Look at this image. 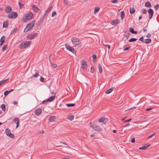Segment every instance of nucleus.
Returning a JSON list of instances; mask_svg holds the SVG:
<instances>
[{
  "label": "nucleus",
  "mask_w": 159,
  "mask_h": 159,
  "mask_svg": "<svg viewBox=\"0 0 159 159\" xmlns=\"http://www.w3.org/2000/svg\"><path fill=\"white\" fill-rule=\"evenodd\" d=\"M129 31L132 34H137V31H134V29L133 28H130L129 29Z\"/></svg>",
  "instance_id": "obj_21"
},
{
  "label": "nucleus",
  "mask_w": 159,
  "mask_h": 159,
  "mask_svg": "<svg viewBox=\"0 0 159 159\" xmlns=\"http://www.w3.org/2000/svg\"><path fill=\"white\" fill-rule=\"evenodd\" d=\"M44 16L42 17L40 19L39 21V23L41 24H42L44 20Z\"/></svg>",
  "instance_id": "obj_37"
},
{
  "label": "nucleus",
  "mask_w": 159,
  "mask_h": 159,
  "mask_svg": "<svg viewBox=\"0 0 159 159\" xmlns=\"http://www.w3.org/2000/svg\"><path fill=\"white\" fill-rule=\"evenodd\" d=\"M48 102V99H45L42 102V104H47V102Z\"/></svg>",
  "instance_id": "obj_47"
},
{
  "label": "nucleus",
  "mask_w": 159,
  "mask_h": 159,
  "mask_svg": "<svg viewBox=\"0 0 159 159\" xmlns=\"http://www.w3.org/2000/svg\"><path fill=\"white\" fill-rule=\"evenodd\" d=\"M151 42V40L150 39H145L144 43L146 44H149Z\"/></svg>",
  "instance_id": "obj_23"
},
{
  "label": "nucleus",
  "mask_w": 159,
  "mask_h": 159,
  "mask_svg": "<svg viewBox=\"0 0 159 159\" xmlns=\"http://www.w3.org/2000/svg\"><path fill=\"white\" fill-rule=\"evenodd\" d=\"M118 20H114L112 21L111 22V24L113 25H116L117 24H118L119 23L118 22Z\"/></svg>",
  "instance_id": "obj_13"
},
{
  "label": "nucleus",
  "mask_w": 159,
  "mask_h": 159,
  "mask_svg": "<svg viewBox=\"0 0 159 159\" xmlns=\"http://www.w3.org/2000/svg\"><path fill=\"white\" fill-rule=\"evenodd\" d=\"M9 93V92L8 91H5L4 92V95L5 96H6Z\"/></svg>",
  "instance_id": "obj_46"
},
{
  "label": "nucleus",
  "mask_w": 159,
  "mask_h": 159,
  "mask_svg": "<svg viewBox=\"0 0 159 159\" xmlns=\"http://www.w3.org/2000/svg\"><path fill=\"white\" fill-rule=\"evenodd\" d=\"M148 12L149 14V18L150 19L152 17L153 15V11L152 9L150 8L148 10Z\"/></svg>",
  "instance_id": "obj_10"
},
{
  "label": "nucleus",
  "mask_w": 159,
  "mask_h": 159,
  "mask_svg": "<svg viewBox=\"0 0 159 159\" xmlns=\"http://www.w3.org/2000/svg\"><path fill=\"white\" fill-rule=\"evenodd\" d=\"M5 36H2L1 37V38L0 40V42H2V41L3 42V43H4V42H5Z\"/></svg>",
  "instance_id": "obj_38"
},
{
  "label": "nucleus",
  "mask_w": 159,
  "mask_h": 159,
  "mask_svg": "<svg viewBox=\"0 0 159 159\" xmlns=\"http://www.w3.org/2000/svg\"><path fill=\"white\" fill-rule=\"evenodd\" d=\"M74 118V116L73 115H70L68 116V119L70 120H72Z\"/></svg>",
  "instance_id": "obj_29"
},
{
  "label": "nucleus",
  "mask_w": 159,
  "mask_h": 159,
  "mask_svg": "<svg viewBox=\"0 0 159 159\" xmlns=\"http://www.w3.org/2000/svg\"><path fill=\"white\" fill-rule=\"evenodd\" d=\"M34 17L33 14L32 13H29L26 16V18L24 19V22H26L28 20L32 19Z\"/></svg>",
  "instance_id": "obj_4"
},
{
  "label": "nucleus",
  "mask_w": 159,
  "mask_h": 159,
  "mask_svg": "<svg viewBox=\"0 0 159 159\" xmlns=\"http://www.w3.org/2000/svg\"><path fill=\"white\" fill-rule=\"evenodd\" d=\"M38 34L37 33H35L34 34H30L27 36V38L29 39H32L38 36Z\"/></svg>",
  "instance_id": "obj_7"
},
{
  "label": "nucleus",
  "mask_w": 159,
  "mask_h": 159,
  "mask_svg": "<svg viewBox=\"0 0 159 159\" xmlns=\"http://www.w3.org/2000/svg\"><path fill=\"white\" fill-rule=\"evenodd\" d=\"M142 12L143 14H145L147 13V11L145 9L143 8L142 9Z\"/></svg>",
  "instance_id": "obj_41"
},
{
  "label": "nucleus",
  "mask_w": 159,
  "mask_h": 159,
  "mask_svg": "<svg viewBox=\"0 0 159 159\" xmlns=\"http://www.w3.org/2000/svg\"><path fill=\"white\" fill-rule=\"evenodd\" d=\"M117 1L118 0H112L111 2L112 3H116L117 2Z\"/></svg>",
  "instance_id": "obj_59"
},
{
  "label": "nucleus",
  "mask_w": 159,
  "mask_h": 159,
  "mask_svg": "<svg viewBox=\"0 0 159 159\" xmlns=\"http://www.w3.org/2000/svg\"><path fill=\"white\" fill-rule=\"evenodd\" d=\"M131 142L132 143H134L135 142V138H134L131 140Z\"/></svg>",
  "instance_id": "obj_57"
},
{
  "label": "nucleus",
  "mask_w": 159,
  "mask_h": 159,
  "mask_svg": "<svg viewBox=\"0 0 159 159\" xmlns=\"http://www.w3.org/2000/svg\"><path fill=\"white\" fill-rule=\"evenodd\" d=\"M39 75V73L38 72H36L35 74L34 75V77H36L38 76Z\"/></svg>",
  "instance_id": "obj_49"
},
{
  "label": "nucleus",
  "mask_w": 159,
  "mask_h": 159,
  "mask_svg": "<svg viewBox=\"0 0 159 159\" xmlns=\"http://www.w3.org/2000/svg\"><path fill=\"white\" fill-rule=\"evenodd\" d=\"M7 46V45H6L4 46H3V48H2V51H4L6 49Z\"/></svg>",
  "instance_id": "obj_48"
},
{
  "label": "nucleus",
  "mask_w": 159,
  "mask_h": 159,
  "mask_svg": "<svg viewBox=\"0 0 159 159\" xmlns=\"http://www.w3.org/2000/svg\"><path fill=\"white\" fill-rule=\"evenodd\" d=\"M155 9L156 10H157L159 9V5L157 4L156 6H155Z\"/></svg>",
  "instance_id": "obj_45"
},
{
  "label": "nucleus",
  "mask_w": 159,
  "mask_h": 159,
  "mask_svg": "<svg viewBox=\"0 0 159 159\" xmlns=\"http://www.w3.org/2000/svg\"><path fill=\"white\" fill-rule=\"evenodd\" d=\"M8 80V79H7L5 80H4L2 81H0V83H1V84L2 85L4 84V83H6L7 81Z\"/></svg>",
  "instance_id": "obj_32"
},
{
  "label": "nucleus",
  "mask_w": 159,
  "mask_h": 159,
  "mask_svg": "<svg viewBox=\"0 0 159 159\" xmlns=\"http://www.w3.org/2000/svg\"><path fill=\"white\" fill-rule=\"evenodd\" d=\"M56 14V12L55 11H54L52 12V17H53Z\"/></svg>",
  "instance_id": "obj_51"
},
{
  "label": "nucleus",
  "mask_w": 159,
  "mask_h": 159,
  "mask_svg": "<svg viewBox=\"0 0 159 159\" xmlns=\"http://www.w3.org/2000/svg\"><path fill=\"white\" fill-rule=\"evenodd\" d=\"M12 9L9 6L5 8V11L7 13H9L11 11Z\"/></svg>",
  "instance_id": "obj_12"
},
{
  "label": "nucleus",
  "mask_w": 159,
  "mask_h": 159,
  "mask_svg": "<svg viewBox=\"0 0 159 159\" xmlns=\"http://www.w3.org/2000/svg\"><path fill=\"white\" fill-rule=\"evenodd\" d=\"M130 48V47L129 46V47H126L123 50L124 51H126L128 50Z\"/></svg>",
  "instance_id": "obj_50"
},
{
  "label": "nucleus",
  "mask_w": 159,
  "mask_h": 159,
  "mask_svg": "<svg viewBox=\"0 0 159 159\" xmlns=\"http://www.w3.org/2000/svg\"><path fill=\"white\" fill-rule=\"evenodd\" d=\"M91 128L94 130L97 131H101L102 130L101 128L98 126L95 125L94 126L92 125Z\"/></svg>",
  "instance_id": "obj_9"
},
{
  "label": "nucleus",
  "mask_w": 159,
  "mask_h": 159,
  "mask_svg": "<svg viewBox=\"0 0 159 159\" xmlns=\"http://www.w3.org/2000/svg\"><path fill=\"white\" fill-rule=\"evenodd\" d=\"M7 136L12 139H13L15 137L14 135L13 134L11 133L8 135Z\"/></svg>",
  "instance_id": "obj_34"
},
{
  "label": "nucleus",
  "mask_w": 159,
  "mask_h": 159,
  "mask_svg": "<svg viewBox=\"0 0 159 159\" xmlns=\"http://www.w3.org/2000/svg\"><path fill=\"white\" fill-rule=\"evenodd\" d=\"M65 45L66 49L68 50L74 54L76 53L75 50L73 48L71 47L67 44H65Z\"/></svg>",
  "instance_id": "obj_5"
},
{
  "label": "nucleus",
  "mask_w": 159,
  "mask_h": 159,
  "mask_svg": "<svg viewBox=\"0 0 159 159\" xmlns=\"http://www.w3.org/2000/svg\"><path fill=\"white\" fill-rule=\"evenodd\" d=\"M8 25V23L7 21H6L4 22L2 25V27L3 28H7Z\"/></svg>",
  "instance_id": "obj_17"
},
{
  "label": "nucleus",
  "mask_w": 159,
  "mask_h": 159,
  "mask_svg": "<svg viewBox=\"0 0 159 159\" xmlns=\"http://www.w3.org/2000/svg\"><path fill=\"white\" fill-rule=\"evenodd\" d=\"M57 66V65L56 64H52V67L53 68H56Z\"/></svg>",
  "instance_id": "obj_53"
},
{
  "label": "nucleus",
  "mask_w": 159,
  "mask_h": 159,
  "mask_svg": "<svg viewBox=\"0 0 159 159\" xmlns=\"http://www.w3.org/2000/svg\"><path fill=\"white\" fill-rule=\"evenodd\" d=\"M44 78H43V77H41L40 80L41 82H43L44 81Z\"/></svg>",
  "instance_id": "obj_55"
},
{
  "label": "nucleus",
  "mask_w": 159,
  "mask_h": 159,
  "mask_svg": "<svg viewBox=\"0 0 159 159\" xmlns=\"http://www.w3.org/2000/svg\"><path fill=\"white\" fill-rule=\"evenodd\" d=\"M129 32L128 33V34L125 35V37H126L127 39H128L129 38Z\"/></svg>",
  "instance_id": "obj_61"
},
{
  "label": "nucleus",
  "mask_w": 159,
  "mask_h": 159,
  "mask_svg": "<svg viewBox=\"0 0 159 159\" xmlns=\"http://www.w3.org/2000/svg\"><path fill=\"white\" fill-rule=\"evenodd\" d=\"M31 43V41H25L22 42L19 45V47L20 49L26 48L29 46Z\"/></svg>",
  "instance_id": "obj_2"
},
{
  "label": "nucleus",
  "mask_w": 159,
  "mask_h": 159,
  "mask_svg": "<svg viewBox=\"0 0 159 159\" xmlns=\"http://www.w3.org/2000/svg\"><path fill=\"white\" fill-rule=\"evenodd\" d=\"M155 133H152V134H151L149 136H148V137L147 139H149L152 137L154 136L155 135Z\"/></svg>",
  "instance_id": "obj_42"
},
{
  "label": "nucleus",
  "mask_w": 159,
  "mask_h": 159,
  "mask_svg": "<svg viewBox=\"0 0 159 159\" xmlns=\"http://www.w3.org/2000/svg\"><path fill=\"white\" fill-rule=\"evenodd\" d=\"M13 122H15L16 123H18V122H19V119L18 118H15V119H14L13 120Z\"/></svg>",
  "instance_id": "obj_40"
},
{
  "label": "nucleus",
  "mask_w": 159,
  "mask_h": 159,
  "mask_svg": "<svg viewBox=\"0 0 159 159\" xmlns=\"http://www.w3.org/2000/svg\"><path fill=\"white\" fill-rule=\"evenodd\" d=\"M145 6L148 7H151L150 3L148 2H147L145 3Z\"/></svg>",
  "instance_id": "obj_26"
},
{
  "label": "nucleus",
  "mask_w": 159,
  "mask_h": 159,
  "mask_svg": "<svg viewBox=\"0 0 159 159\" xmlns=\"http://www.w3.org/2000/svg\"><path fill=\"white\" fill-rule=\"evenodd\" d=\"M71 41L74 45H78L81 43V42L77 38L74 37L71 38Z\"/></svg>",
  "instance_id": "obj_3"
},
{
  "label": "nucleus",
  "mask_w": 159,
  "mask_h": 159,
  "mask_svg": "<svg viewBox=\"0 0 159 159\" xmlns=\"http://www.w3.org/2000/svg\"><path fill=\"white\" fill-rule=\"evenodd\" d=\"M55 98V96H51L48 99V101L49 102H51L54 100Z\"/></svg>",
  "instance_id": "obj_15"
},
{
  "label": "nucleus",
  "mask_w": 159,
  "mask_h": 159,
  "mask_svg": "<svg viewBox=\"0 0 159 159\" xmlns=\"http://www.w3.org/2000/svg\"><path fill=\"white\" fill-rule=\"evenodd\" d=\"M32 7L33 10L37 12H38L39 11V9L34 5H32Z\"/></svg>",
  "instance_id": "obj_14"
},
{
  "label": "nucleus",
  "mask_w": 159,
  "mask_h": 159,
  "mask_svg": "<svg viewBox=\"0 0 159 159\" xmlns=\"http://www.w3.org/2000/svg\"><path fill=\"white\" fill-rule=\"evenodd\" d=\"M56 119L55 116H50L49 118V122H52L54 121L55 119Z\"/></svg>",
  "instance_id": "obj_16"
},
{
  "label": "nucleus",
  "mask_w": 159,
  "mask_h": 159,
  "mask_svg": "<svg viewBox=\"0 0 159 159\" xmlns=\"http://www.w3.org/2000/svg\"><path fill=\"white\" fill-rule=\"evenodd\" d=\"M126 117H125L124 118H123V119L122 120V121H123V122H125V123H126V122H129V121H131L132 120L131 119H130L129 120H124L126 118Z\"/></svg>",
  "instance_id": "obj_33"
},
{
  "label": "nucleus",
  "mask_w": 159,
  "mask_h": 159,
  "mask_svg": "<svg viewBox=\"0 0 159 159\" xmlns=\"http://www.w3.org/2000/svg\"><path fill=\"white\" fill-rule=\"evenodd\" d=\"M64 2L65 4H66L67 3V0H64Z\"/></svg>",
  "instance_id": "obj_62"
},
{
  "label": "nucleus",
  "mask_w": 159,
  "mask_h": 159,
  "mask_svg": "<svg viewBox=\"0 0 159 159\" xmlns=\"http://www.w3.org/2000/svg\"><path fill=\"white\" fill-rule=\"evenodd\" d=\"M52 6H51L49 7L47 10L46 11L44 15H45L46 14H48V13L52 9Z\"/></svg>",
  "instance_id": "obj_19"
},
{
  "label": "nucleus",
  "mask_w": 159,
  "mask_h": 159,
  "mask_svg": "<svg viewBox=\"0 0 159 159\" xmlns=\"http://www.w3.org/2000/svg\"><path fill=\"white\" fill-rule=\"evenodd\" d=\"M137 39L134 38H132L129 40V42H134L137 40Z\"/></svg>",
  "instance_id": "obj_35"
},
{
  "label": "nucleus",
  "mask_w": 159,
  "mask_h": 159,
  "mask_svg": "<svg viewBox=\"0 0 159 159\" xmlns=\"http://www.w3.org/2000/svg\"><path fill=\"white\" fill-rule=\"evenodd\" d=\"M105 46L107 47L108 49H110V46L109 45H106Z\"/></svg>",
  "instance_id": "obj_64"
},
{
  "label": "nucleus",
  "mask_w": 159,
  "mask_h": 159,
  "mask_svg": "<svg viewBox=\"0 0 159 159\" xmlns=\"http://www.w3.org/2000/svg\"><path fill=\"white\" fill-rule=\"evenodd\" d=\"M125 15L124 11H121L120 12V18L121 20H123Z\"/></svg>",
  "instance_id": "obj_25"
},
{
  "label": "nucleus",
  "mask_w": 159,
  "mask_h": 159,
  "mask_svg": "<svg viewBox=\"0 0 159 159\" xmlns=\"http://www.w3.org/2000/svg\"><path fill=\"white\" fill-rule=\"evenodd\" d=\"M66 105L68 107H73L75 105L74 103H68L66 104Z\"/></svg>",
  "instance_id": "obj_36"
},
{
  "label": "nucleus",
  "mask_w": 159,
  "mask_h": 159,
  "mask_svg": "<svg viewBox=\"0 0 159 159\" xmlns=\"http://www.w3.org/2000/svg\"><path fill=\"white\" fill-rule=\"evenodd\" d=\"M130 125V124H129V123H127L126 125H124V127H127L129 126Z\"/></svg>",
  "instance_id": "obj_56"
},
{
  "label": "nucleus",
  "mask_w": 159,
  "mask_h": 159,
  "mask_svg": "<svg viewBox=\"0 0 159 159\" xmlns=\"http://www.w3.org/2000/svg\"><path fill=\"white\" fill-rule=\"evenodd\" d=\"M42 111L41 108H38L35 110L34 113L36 115H39L42 112Z\"/></svg>",
  "instance_id": "obj_11"
},
{
  "label": "nucleus",
  "mask_w": 159,
  "mask_h": 159,
  "mask_svg": "<svg viewBox=\"0 0 159 159\" xmlns=\"http://www.w3.org/2000/svg\"><path fill=\"white\" fill-rule=\"evenodd\" d=\"M81 64L82 65V69L84 70L86 69L87 66V63L86 61L85 60L82 61Z\"/></svg>",
  "instance_id": "obj_8"
},
{
  "label": "nucleus",
  "mask_w": 159,
  "mask_h": 159,
  "mask_svg": "<svg viewBox=\"0 0 159 159\" xmlns=\"http://www.w3.org/2000/svg\"><path fill=\"white\" fill-rule=\"evenodd\" d=\"M114 88H111L108 89L105 92L106 94H109L113 90Z\"/></svg>",
  "instance_id": "obj_22"
},
{
  "label": "nucleus",
  "mask_w": 159,
  "mask_h": 159,
  "mask_svg": "<svg viewBox=\"0 0 159 159\" xmlns=\"http://www.w3.org/2000/svg\"><path fill=\"white\" fill-rule=\"evenodd\" d=\"M150 144H148L147 146H143L139 148V149L140 150H145L150 146Z\"/></svg>",
  "instance_id": "obj_20"
},
{
  "label": "nucleus",
  "mask_w": 159,
  "mask_h": 159,
  "mask_svg": "<svg viewBox=\"0 0 159 159\" xmlns=\"http://www.w3.org/2000/svg\"><path fill=\"white\" fill-rule=\"evenodd\" d=\"M152 109V108L151 107V108H148V109H146L145 110L146 111H150Z\"/></svg>",
  "instance_id": "obj_60"
},
{
  "label": "nucleus",
  "mask_w": 159,
  "mask_h": 159,
  "mask_svg": "<svg viewBox=\"0 0 159 159\" xmlns=\"http://www.w3.org/2000/svg\"><path fill=\"white\" fill-rule=\"evenodd\" d=\"M18 4L19 5V6L20 8H22L23 7V4L21 3L20 2H18Z\"/></svg>",
  "instance_id": "obj_43"
},
{
  "label": "nucleus",
  "mask_w": 159,
  "mask_h": 159,
  "mask_svg": "<svg viewBox=\"0 0 159 159\" xmlns=\"http://www.w3.org/2000/svg\"><path fill=\"white\" fill-rule=\"evenodd\" d=\"M1 108L2 110L5 111L6 110V106L4 104H2L1 106Z\"/></svg>",
  "instance_id": "obj_27"
},
{
  "label": "nucleus",
  "mask_w": 159,
  "mask_h": 159,
  "mask_svg": "<svg viewBox=\"0 0 159 159\" xmlns=\"http://www.w3.org/2000/svg\"><path fill=\"white\" fill-rule=\"evenodd\" d=\"M151 36V35L150 34H147V35L146 36L147 38H149L150 36Z\"/></svg>",
  "instance_id": "obj_58"
},
{
  "label": "nucleus",
  "mask_w": 159,
  "mask_h": 159,
  "mask_svg": "<svg viewBox=\"0 0 159 159\" xmlns=\"http://www.w3.org/2000/svg\"><path fill=\"white\" fill-rule=\"evenodd\" d=\"M139 41H142L143 43H144V42L145 41L144 40L143 37V36L141 37L140 38V39H139Z\"/></svg>",
  "instance_id": "obj_44"
},
{
  "label": "nucleus",
  "mask_w": 159,
  "mask_h": 159,
  "mask_svg": "<svg viewBox=\"0 0 159 159\" xmlns=\"http://www.w3.org/2000/svg\"><path fill=\"white\" fill-rule=\"evenodd\" d=\"M5 132L6 135L8 136L11 132L10 129L8 128H7L5 130Z\"/></svg>",
  "instance_id": "obj_28"
},
{
  "label": "nucleus",
  "mask_w": 159,
  "mask_h": 159,
  "mask_svg": "<svg viewBox=\"0 0 159 159\" xmlns=\"http://www.w3.org/2000/svg\"><path fill=\"white\" fill-rule=\"evenodd\" d=\"M135 11V9L134 7H132L130 9V13L131 14L134 13Z\"/></svg>",
  "instance_id": "obj_30"
},
{
  "label": "nucleus",
  "mask_w": 159,
  "mask_h": 159,
  "mask_svg": "<svg viewBox=\"0 0 159 159\" xmlns=\"http://www.w3.org/2000/svg\"><path fill=\"white\" fill-rule=\"evenodd\" d=\"M94 71V68L93 67H91L90 69V71L92 73H93Z\"/></svg>",
  "instance_id": "obj_52"
},
{
  "label": "nucleus",
  "mask_w": 159,
  "mask_h": 159,
  "mask_svg": "<svg viewBox=\"0 0 159 159\" xmlns=\"http://www.w3.org/2000/svg\"><path fill=\"white\" fill-rule=\"evenodd\" d=\"M35 21L33 20L31 23L28 24L24 30V32H26L32 29L34 25Z\"/></svg>",
  "instance_id": "obj_1"
},
{
  "label": "nucleus",
  "mask_w": 159,
  "mask_h": 159,
  "mask_svg": "<svg viewBox=\"0 0 159 159\" xmlns=\"http://www.w3.org/2000/svg\"><path fill=\"white\" fill-rule=\"evenodd\" d=\"M99 8L97 7L95 8L94 9V13L96 14L99 11Z\"/></svg>",
  "instance_id": "obj_39"
},
{
  "label": "nucleus",
  "mask_w": 159,
  "mask_h": 159,
  "mask_svg": "<svg viewBox=\"0 0 159 159\" xmlns=\"http://www.w3.org/2000/svg\"><path fill=\"white\" fill-rule=\"evenodd\" d=\"M93 59V62L96 61V60L97 59V56L95 54H93L92 56Z\"/></svg>",
  "instance_id": "obj_31"
},
{
  "label": "nucleus",
  "mask_w": 159,
  "mask_h": 159,
  "mask_svg": "<svg viewBox=\"0 0 159 159\" xmlns=\"http://www.w3.org/2000/svg\"><path fill=\"white\" fill-rule=\"evenodd\" d=\"M18 16L17 13L14 11H13L11 14H8L7 15V17L8 18H16Z\"/></svg>",
  "instance_id": "obj_6"
},
{
  "label": "nucleus",
  "mask_w": 159,
  "mask_h": 159,
  "mask_svg": "<svg viewBox=\"0 0 159 159\" xmlns=\"http://www.w3.org/2000/svg\"><path fill=\"white\" fill-rule=\"evenodd\" d=\"M98 69L100 73L102 74V66L100 64H98Z\"/></svg>",
  "instance_id": "obj_24"
},
{
  "label": "nucleus",
  "mask_w": 159,
  "mask_h": 159,
  "mask_svg": "<svg viewBox=\"0 0 159 159\" xmlns=\"http://www.w3.org/2000/svg\"><path fill=\"white\" fill-rule=\"evenodd\" d=\"M143 32H145L147 31V29H145V28H144L143 29Z\"/></svg>",
  "instance_id": "obj_63"
},
{
  "label": "nucleus",
  "mask_w": 159,
  "mask_h": 159,
  "mask_svg": "<svg viewBox=\"0 0 159 159\" xmlns=\"http://www.w3.org/2000/svg\"><path fill=\"white\" fill-rule=\"evenodd\" d=\"M16 30L17 29H14L12 31V32L11 33V34H13L15 33L16 32Z\"/></svg>",
  "instance_id": "obj_54"
},
{
  "label": "nucleus",
  "mask_w": 159,
  "mask_h": 159,
  "mask_svg": "<svg viewBox=\"0 0 159 159\" xmlns=\"http://www.w3.org/2000/svg\"><path fill=\"white\" fill-rule=\"evenodd\" d=\"M107 120V119L104 118L103 117H102L99 119L98 122H102L103 123H104L105 120Z\"/></svg>",
  "instance_id": "obj_18"
}]
</instances>
